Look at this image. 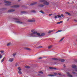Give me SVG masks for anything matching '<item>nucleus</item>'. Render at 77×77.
<instances>
[{"label": "nucleus", "instance_id": "nucleus-3", "mask_svg": "<svg viewBox=\"0 0 77 77\" xmlns=\"http://www.w3.org/2000/svg\"><path fill=\"white\" fill-rule=\"evenodd\" d=\"M5 3H6L5 4V5H6V6H9V5H11V2L9 1H5Z\"/></svg>", "mask_w": 77, "mask_h": 77}, {"label": "nucleus", "instance_id": "nucleus-51", "mask_svg": "<svg viewBox=\"0 0 77 77\" xmlns=\"http://www.w3.org/2000/svg\"><path fill=\"white\" fill-rule=\"evenodd\" d=\"M67 3H68V4H69V2H67Z\"/></svg>", "mask_w": 77, "mask_h": 77}, {"label": "nucleus", "instance_id": "nucleus-28", "mask_svg": "<svg viewBox=\"0 0 77 77\" xmlns=\"http://www.w3.org/2000/svg\"><path fill=\"white\" fill-rule=\"evenodd\" d=\"M57 17L58 18H61V16L60 15H57Z\"/></svg>", "mask_w": 77, "mask_h": 77}, {"label": "nucleus", "instance_id": "nucleus-9", "mask_svg": "<svg viewBox=\"0 0 77 77\" xmlns=\"http://www.w3.org/2000/svg\"><path fill=\"white\" fill-rule=\"evenodd\" d=\"M15 23H18V24H22L23 22L18 21H15Z\"/></svg>", "mask_w": 77, "mask_h": 77}, {"label": "nucleus", "instance_id": "nucleus-41", "mask_svg": "<svg viewBox=\"0 0 77 77\" xmlns=\"http://www.w3.org/2000/svg\"><path fill=\"white\" fill-rule=\"evenodd\" d=\"M15 20H19V19H17V18L15 19Z\"/></svg>", "mask_w": 77, "mask_h": 77}, {"label": "nucleus", "instance_id": "nucleus-29", "mask_svg": "<svg viewBox=\"0 0 77 77\" xmlns=\"http://www.w3.org/2000/svg\"><path fill=\"white\" fill-rule=\"evenodd\" d=\"M48 75L49 76H51V77H52V76H54V75Z\"/></svg>", "mask_w": 77, "mask_h": 77}, {"label": "nucleus", "instance_id": "nucleus-19", "mask_svg": "<svg viewBox=\"0 0 77 77\" xmlns=\"http://www.w3.org/2000/svg\"><path fill=\"white\" fill-rule=\"evenodd\" d=\"M65 14H67V15H69V16H71V14H70V13H69L68 12L65 13Z\"/></svg>", "mask_w": 77, "mask_h": 77}, {"label": "nucleus", "instance_id": "nucleus-27", "mask_svg": "<svg viewBox=\"0 0 77 77\" xmlns=\"http://www.w3.org/2000/svg\"><path fill=\"white\" fill-rule=\"evenodd\" d=\"M25 13H26V12L24 11H21V13L22 14H25Z\"/></svg>", "mask_w": 77, "mask_h": 77}, {"label": "nucleus", "instance_id": "nucleus-16", "mask_svg": "<svg viewBox=\"0 0 77 77\" xmlns=\"http://www.w3.org/2000/svg\"><path fill=\"white\" fill-rule=\"evenodd\" d=\"M5 57H4V58H3V59L1 61V63H2L4 61V60H5Z\"/></svg>", "mask_w": 77, "mask_h": 77}, {"label": "nucleus", "instance_id": "nucleus-49", "mask_svg": "<svg viewBox=\"0 0 77 77\" xmlns=\"http://www.w3.org/2000/svg\"><path fill=\"white\" fill-rule=\"evenodd\" d=\"M54 74H55V75H57V73H54Z\"/></svg>", "mask_w": 77, "mask_h": 77}, {"label": "nucleus", "instance_id": "nucleus-18", "mask_svg": "<svg viewBox=\"0 0 77 77\" xmlns=\"http://www.w3.org/2000/svg\"><path fill=\"white\" fill-rule=\"evenodd\" d=\"M11 45V43H8L7 45V46H9V45Z\"/></svg>", "mask_w": 77, "mask_h": 77}, {"label": "nucleus", "instance_id": "nucleus-50", "mask_svg": "<svg viewBox=\"0 0 77 77\" xmlns=\"http://www.w3.org/2000/svg\"><path fill=\"white\" fill-rule=\"evenodd\" d=\"M59 75H61V74L60 73H58Z\"/></svg>", "mask_w": 77, "mask_h": 77}, {"label": "nucleus", "instance_id": "nucleus-4", "mask_svg": "<svg viewBox=\"0 0 77 77\" xmlns=\"http://www.w3.org/2000/svg\"><path fill=\"white\" fill-rule=\"evenodd\" d=\"M17 69L18 70H19V71L18 72V73H19V74H22V72L21 71V68H20V67H18V68H17Z\"/></svg>", "mask_w": 77, "mask_h": 77}, {"label": "nucleus", "instance_id": "nucleus-35", "mask_svg": "<svg viewBox=\"0 0 77 77\" xmlns=\"http://www.w3.org/2000/svg\"><path fill=\"white\" fill-rule=\"evenodd\" d=\"M54 18H55V19H56V18H57V17L56 15L54 17Z\"/></svg>", "mask_w": 77, "mask_h": 77}, {"label": "nucleus", "instance_id": "nucleus-32", "mask_svg": "<svg viewBox=\"0 0 77 77\" xmlns=\"http://www.w3.org/2000/svg\"><path fill=\"white\" fill-rule=\"evenodd\" d=\"M39 73H40V74H43V72L41 71H39Z\"/></svg>", "mask_w": 77, "mask_h": 77}, {"label": "nucleus", "instance_id": "nucleus-43", "mask_svg": "<svg viewBox=\"0 0 77 77\" xmlns=\"http://www.w3.org/2000/svg\"><path fill=\"white\" fill-rule=\"evenodd\" d=\"M74 21H75V22H77V20H74Z\"/></svg>", "mask_w": 77, "mask_h": 77}, {"label": "nucleus", "instance_id": "nucleus-42", "mask_svg": "<svg viewBox=\"0 0 77 77\" xmlns=\"http://www.w3.org/2000/svg\"><path fill=\"white\" fill-rule=\"evenodd\" d=\"M53 69H56V68H53Z\"/></svg>", "mask_w": 77, "mask_h": 77}, {"label": "nucleus", "instance_id": "nucleus-46", "mask_svg": "<svg viewBox=\"0 0 77 77\" xmlns=\"http://www.w3.org/2000/svg\"><path fill=\"white\" fill-rule=\"evenodd\" d=\"M63 66H64V67H66V66H65V64H64L63 65Z\"/></svg>", "mask_w": 77, "mask_h": 77}, {"label": "nucleus", "instance_id": "nucleus-15", "mask_svg": "<svg viewBox=\"0 0 77 77\" xmlns=\"http://www.w3.org/2000/svg\"><path fill=\"white\" fill-rule=\"evenodd\" d=\"M54 30H54H51L49 31L48 32V33H50L51 32H53Z\"/></svg>", "mask_w": 77, "mask_h": 77}, {"label": "nucleus", "instance_id": "nucleus-7", "mask_svg": "<svg viewBox=\"0 0 77 77\" xmlns=\"http://www.w3.org/2000/svg\"><path fill=\"white\" fill-rule=\"evenodd\" d=\"M28 21L29 22H35V18H33V19L29 20Z\"/></svg>", "mask_w": 77, "mask_h": 77}, {"label": "nucleus", "instance_id": "nucleus-12", "mask_svg": "<svg viewBox=\"0 0 77 77\" xmlns=\"http://www.w3.org/2000/svg\"><path fill=\"white\" fill-rule=\"evenodd\" d=\"M24 49H26V50H29V51H30V50H31V49H30V48H24Z\"/></svg>", "mask_w": 77, "mask_h": 77}, {"label": "nucleus", "instance_id": "nucleus-31", "mask_svg": "<svg viewBox=\"0 0 77 77\" xmlns=\"http://www.w3.org/2000/svg\"><path fill=\"white\" fill-rule=\"evenodd\" d=\"M3 57V56L1 54H0V59H2V57Z\"/></svg>", "mask_w": 77, "mask_h": 77}, {"label": "nucleus", "instance_id": "nucleus-55", "mask_svg": "<svg viewBox=\"0 0 77 77\" xmlns=\"http://www.w3.org/2000/svg\"><path fill=\"white\" fill-rule=\"evenodd\" d=\"M69 20V19H68L67 20L68 21Z\"/></svg>", "mask_w": 77, "mask_h": 77}, {"label": "nucleus", "instance_id": "nucleus-22", "mask_svg": "<svg viewBox=\"0 0 77 77\" xmlns=\"http://www.w3.org/2000/svg\"><path fill=\"white\" fill-rule=\"evenodd\" d=\"M16 54H17V53H14L13 54V56L15 57V56Z\"/></svg>", "mask_w": 77, "mask_h": 77}, {"label": "nucleus", "instance_id": "nucleus-53", "mask_svg": "<svg viewBox=\"0 0 77 77\" xmlns=\"http://www.w3.org/2000/svg\"><path fill=\"white\" fill-rule=\"evenodd\" d=\"M20 0H18V1L19 2H20Z\"/></svg>", "mask_w": 77, "mask_h": 77}, {"label": "nucleus", "instance_id": "nucleus-40", "mask_svg": "<svg viewBox=\"0 0 77 77\" xmlns=\"http://www.w3.org/2000/svg\"><path fill=\"white\" fill-rule=\"evenodd\" d=\"M73 71H76L77 72V69H75L74 70H73Z\"/></svg>", "mask_w": 77, "mask_h": 77}, {"label": "nucleus", "instance_id": "nucleus-54", "mask_svg": "<svg viewBox=\"0 0 77 77\" xmlns=\"http://www.w3.org/2000/svg\"><path fill=\"white\" fill-rule=\"evenodd\" d=\"M72 3H74V2H72Z\"/></svg>", "mask_w": 77, "mask_h": 77}, {"label": "nucleus", "instance_id": "nucleus-36", "mask_svg": "<svg viewBox=\"0 0 77 77\" xmlns=\"http://www.w3.org/2000/svg\"><path fill=\"white\" fill-rule=\"evenodd\" d=\"M62 30H59L58 31V32H62Z\"/></svg>", "mask_w": 77, "mask_h": 77}, {"label": "nucleus", "instance_id": "nucleus-48", "mask_svg": "<svg viewBox=\"0 0 77 77\" xmlns=\"http://www.w3.org/2000/svg\"><path fill=\"white\" fill-rule=\"evenodd\" d=\"M42 59V57H40L39 58V59Z\"/></svg>", "mask_w": 77, "mask_h": 77}, {"label": "nucleus", "instance_id": "nucleus-34", "mask_svg": "<svg viewBox=\"0 0 77 77\" xmlns=\"http://www.w3.org/2000/svg\"><path fill=\"white\" fill-rule=\"evenodd\" d=\"M0 52H1V53H4V51H1Z\"/></svg>", "mask_w": 77, "mask_h": 77}, {"label": "nucleus", "instance_id": "nucleus-24", "mask_svg": "<svg viewBox=\"0 0 77 77\" xmlns=\"http://www.w3.org/2000/svg\"><path fill=\"white\" fill-rule=\"evenodd\" d=\"M25 68H30V67H29L27 66H25Z\"/></svg>", "mask_w": 77, "mask_h": 77}, {"label": "nucleus", "instance_id": "nucleus-17", "mask_svg": "<svg viewBox=\"0 0 77 77\" xmlns=\"http://www.w3.org/2000/svg\"><path fill=\"white\" fill-rule=\"evenodd\" d=\"M62 22H63V21H61L60 22H57V24H60L61 23H62Z\"/></svg>", "mask_w": 77, "mask_h": 77}, {"label": "nucleus", "instance_id": "nucleus-37", "mask_svg": "<svg viewBox=\"0 0 77 77\" xmlns=\"http://www.w3.org/2000/svg\"><path fill=\"white\" fill-rule=\"evenodd\" d=\"M49 69H53V68L52 67H50Z\"/></svg>", "mask_w": 77, "mask_h": 77}, {"label": "nucleus", "instance_id": "nucleus-38", "mask_svg": "<svg viewBox=\"0 0 77 77\" xmlns=\"http://www.w3.org/2000/svg\"><path fill=\"white\" fill-rule=\"evenodd\" d=\"M15 66H18V63H16Z\"/></svg>", "mask_w": 77, "mask_h": 77}, {"label": "nucleus", "instance_id": "nucleus-2", "mask_svg": "<svg viewBox=\"0 0 77 77\" xmlns=\"http://www.w3.org/2000/svg\"><path fill=\"white\" fill-rule=\"evenodd\" d=\"M53 60H59V61H60L61 62H65V60L63 59H59V58H52Z\"/></svg>", "mask_w": 77, "mask_h": 77}, {"label": "nucleus", "instance_id": "nucleus-33", "mask_svg": "<svg viewBox=\"0 0 77 77\" xmlns=\"http://www.w3.org/2000/svg\"><path fill=\"white\" fill-rule=\"evenodd\" d=\"M32 12H34V13H36V11L35 10H33Z\"/></svg>", "mask_w": 77, "mask_h": 77}, {"label": "nucleus", "instance_id": "nucleus-39", "mask_svg": "<svg viewBox=\"0 0 77 77\" xmlns=\"http://www.w3.org/2000/svg\"><path fill=\"white\" fill-rule=\"evenodd\" d=\"M72 73H73V74H76V73H75V72H72Z\"/></svg>", "mask_w": 77, "mask_h": 77}, {"label": "nucleus", "instance_id": "nucleus-20", "mask_svg": "<svg viewBox=\"0 0 77 77\" xmlns=\"http://www.w3.org/2000/svg\"><path fill=\"white\" fill-rule=\"evenodd\" d=\"M52 47V45H51L50 46H49L48 47V49H50V48H51Z\"/></svg>", "mask_w": 77, "mask_h": 77}, {"label": "nucleus", "instance_id": "nucleus-56", "mask_svg": "<svg viewBox=\"0 0 77 77\" xmlns=\"http://www.w3.org/2000/svg\"><path fill=\"white\" fill-rule=\"evenodd\" d=\"M76 62H77V60H76Z\"/></svg>", "mask_w": 77, "mask_h": 77}, {"label": "nucleus", "instance_id": "nucleus-47", "mask_svg": "<svg viewBox=\"0 0 77 77\" xmlns=\"http://www.w3.org/2000/svg\"><path fill=\"white\" fill-rule=\"evenodd\" d=\"M61 17H64V16L62 14L61 15Z\"/></svg>", "mask_w": 77, "mask_h": 77}, {"label": "nucleus", "instance_id": "nucleus-11", "mask_svg": "<svg viewBox=\"0 0 77 77\" xmlns=\"http://www.w3.org/2000/svg\"><path fill=\"white\" fill-rule=\"evenodd\" d=\"M72 68H74V69H75V68H76V66H75V65L74 64L73 65H72Z\"/></svg>", "mask_w": 77, "mask_h": 77}, {"label": "nucleus", "instance_id": "nucleus-30", "mask_svg": "<svg viewBox=\"0 0 77 77\" xmlns=\"http://www.w3.org/2000/svg\"><path fill=\"white\" fill-rule=\"evenodd\" d=\"M38 48H42V46H40L38 47Z\"/></svg>", "mask_w": 77, "mask_h": 77}, {"label": "nucleus", "instance_id": "nucleus-5", "mask_svg": "<svg viewBox=\"0 0 77 77\" xmlns=\"http://www.w3.org/2000/svg\"><path fill=\"white\" fill-rule=\"evenodd\" d=\"M44 5H48L50 4V3L49 2H47V1H45L44 3H43Z\"/></svg>", "mask_w": 77, "mask_h": 77}, {"label": "nucleus", "instance_id": "nucleus-13", "mask_svg": "<svg viewBox=\"0 0 77 77\" xmlns=\"http://www.w3.org/2000/svg\"><path fill=\"white\" fill-rule=\"evenodd\" d=\"M14 11H15V10H9L8 11V12H14Z\"/></svg>", "mask_w": 77, "mask_h": 77}, {"label": "nucleus", "instance_id": "nucleus-45", "mask_svg": "<svg viewBox=\"0 0 77 77\" xmlns=\"http://www.w3.org/2000/svg\"><path fill=\"white\" fill-rule=\"evenodd\" d=\"M51 15H53V14H49V16H51Z\"/></svg>", "mask_w": 77, "mask_h": 77}, {"label": "nucleus", "instance_id": "nucleus-25", "mask_svg": "<svg viewBox=\"0 0 77 77\" xmlns=\"http://www.w3.org/2000/svg\"><path fill=\"white\" fill-rule=\"evenodd\" d=\"M40 12H41V13H42V14H45V13L43 11L41 10L40 11Z\"/></svg>", "mask_w": 77, "mask_h": 77}, {"label": "nucleus", "instance_id": "nucleus-44", "mask_svg": "<svg viewBox=\"0 0 77 77\" xmlns=\"http://www.w3.org/2000/svg\"><path fill=\"white\" fill-rule=\"evenodd\" d=\"M77 45V44H76L75 43H74V45H75H75Z\"/></svg>", "mask_w": 77, "mask_h": 77}, {"label": "nucleus", "instance_id": "nucleus-23", "mask_svg": "<svg viewBox=\"0 0 77 77\" xmlns=\"http://www.w3.org/2000/svg\"><path fill=\"white\" fill-rule=\"evenodd\" d=\"M64 39V37L62 38L60 41V42H61L62 41H63V40Z\"/></svg>", "mask_w": 77, "mask_h": 77}, {"label": "nucleus", "instance_id": "nucleus-52", "mask_svg": "<svg viewBox=\"0 0 77 77\" xmlns=\"http://www.w3.org/2000/svg\"><path fill=\"white\" fill-rule=\"evenodd\" d=\"M58 33V31H57V32H56V33Z\"/></svg>", "mask_w": 77, "mask_h": 77}, {"label": "nucleus", "instance_id": "nucleus-10", "mask_svg": "<svg viewBox=\"0 0 77 77\" xmlns=\"http://www.w3.org/2000/svg\"><path fill=\"white\" fill-rule=\"evenodd\" d=\"M12 7V8H19L20 7V6L19 5H14Z\"/></svg>", "mask_w": 77, "mask_h": 77}, {"label": "nucleus", "instance_id": "nucleus-6", "mask_svg": "<svg viewBox=\"0 0 77 77\" xmlns=\"http://www.w3.org/2000/svg\"><path fill=\"white\" fill-rule=\"evenodd\" d=\"M66 74H67V76H68V77H72V75L69 74V72H66Z\"/></svg>", "mask_w": 77, "mask_h": 77}, {"label": "nucleus", "instance_id": "nucleus-1", "mask_svg": "<svg viewBox=\"0 0 77 77\" xmlns=\"http://www.w3.org/2000/svg\"><path fill=\"white\" fill-rule=\"evenodd\" d=\"M32 33L29 35V36L30 37H36V35H35V34H36L37 36L39 37H41V36H45V34L44 33H40L39 32L37 33V31H35V29H32L31 31Z\"/></svg>", "mask_w": 77, "mask_h": 77}, {"label": "nucleus", "instance_id": "nucleus-8", "mask_svg": "<svg viewBox=\"0 0 77 77\" xmlns=\"http://www.w3.org/2000/svg\"><path fill=\"white\" fill-rule=\"evenodd\" d=\"M14 58H10L8 60V61L12 62H13V61H14Z\"/></svg>", "mask_w": 77, "mask_h": 77}, {"label": "nucleus", "instance_id": "nucleus-57", "mask_svg": "<svg viewBox=\"0 0 77 77\" xmlns=\"http://www.w3.org/2000/svg\"><path fill=\"white\" fill-rule=\"evenodd\" d=\"M3 9H5V8H4Z\"/></svg>", "mask_w": 77, "mask_h": 77}, {"label": "nucleus", "instance_id": "nucleus-21", "mask_svg": "<svg viewBox=\"0 0 77 77\" xmlns=\"http://www.w3.org/2000/svg\"><path fill=\"white\" fill-rule=\"evenodd\" d=\"M39 6L40 7H43L44 6V5L42 4H40V5H39Z\"/></svg>", "mask_w": 77, "mask_h": 77}, {"label": "nucleus", "instance_id": "nucleus-26", "mask_svg": "<svg viewBox=\"0 0 77 77\" xmlns=\"http://www.w3.org/2000/svg\"><path fill=\"white\" fill-rule=\"evenodd\" d=\"M44 2H45V1L44 0H40V2H44Z\"/></svg>", "mask_w": 77, "mask_h": 77}, {"label": "nucleus", "instance_id": "nucleus-14", "mask_svg": "<svg viewBox=\"0 0 77 77\" xmlns=\"http://www.w3.org/2000/svg\"><path fill=\"white\" fill-rule=\"evenodd\" d=\"M37 4V2H34V3L31 4L30 5H35L36 4Z\"/></svg>", "mask_w": 77, "mask_h": 77}]
</instances>
